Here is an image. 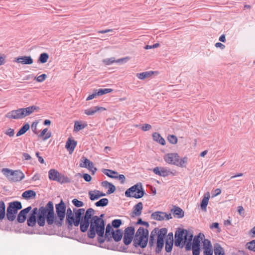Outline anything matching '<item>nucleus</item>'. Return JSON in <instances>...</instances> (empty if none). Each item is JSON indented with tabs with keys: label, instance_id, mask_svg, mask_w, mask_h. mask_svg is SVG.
Instances as JSON below:
<instances>
[{
	"label": "nucleus",
	"instance_id": "1",
	"mask_svg": "<svg viewBox=\"0 0 255 255\" xmlns=\"http://www.w3.org/2000/svg\"><path fill=\"white\" fill-rule=\"evenodd\" d=\"M95 210L92 208L88 209L81 221L80 226L82 232L88 231V238L94 239L96 234L99 236L98 242L102 244L104 242L105 222L103 219L94 215Z\"/></svg>",
	"mask_w": 255,
	"mask_h": 255
},
{
	"label": "nucleus",
	"instance_id": "2",
	"mask_svg": "<svg viewBox=\"0 0 255 255\" xmlns=\"http://www.w3.org/2000/svg\"><path fill=\"white\" fill-rule=\"evenodd\" d=\"M57 217L55 216L52 202L49 201L45 207L39 208L38 215V225L43 227L45 220L48 225L54 224L58 227L62 226L66 215V206L63 200L55 205Z\"/></svg>",
	"mask_w": 255,
	"mask_h": 255
},
{
	"label": "nucleus",
	"instance_id": "3",
	"mask_svg": "<svg viewBox=\"0 0 255 255\" xmlns=\"http://www.w3.org/2000/svg\"><path fill=\"white\" fill-rule=\"evenodd\" d=\"M167 233L166 228H163L160 230L156 228L150 233L148 246L152 249L155 248V251L157 253H160L163 249L164 243V238Z\"/></svg>",
	"mask_w": 255,
	"mask_h": 255
},
{
	"label": "nucleus",
	"instance_id": "4",
	"mask_svg": "<svg viewBox=\"0 0 255 255\" xmlns=\"http://www.w3.org/2000/svg\"><path fill=\"white\" fill-rule=\"evenodd\" d=\"M193 235L187 230H182L178 231L175 234L174 244L176 247L181 248L185 246L186 251H190L191 249V241Z\"/></svg>",
	"mask_w": 255,
	"mask_h": 255
},
{
	"label": "nucleus",
	"instance_id": "5",
	"mask_svg": "<svg viewBox=\"0 0 255 255\" xmlns=\"http://www.w3.org/2000/svg\"><path fill=\"white\" fill-rule=\"evenodd\" d=\"M148 231L142 227H139L137 230L134 239L133 246L135 247H140L144 248L147 244Z\"/></svg>",
	"mask_w": 255,
	"mask_h": 255
},
{
	"label": "nucleus",
	"instance_id": "6",
	"mask_svg": "<svg viewBox=\"0 0 255 255\" xmlns=\"http://www.w3.org/2000/svg\"><path fill=\"white\" fill-rule=\"evenodd\" d=\"M36 109L34 106H30L25 108H20L12 110L6 114L5 117L10 119H22L30 115Z\"/></svg>",
	"mask_w": 255,
	"mask_h": 255
},
{
	"label": "nucleus",
	"instance_id": "7",
	"mask_svg": "<svg viewBox=\"0 0 255 255\" xmlns=\"http://www.w3.org/2000/svg\"><path fill=\"white\" fill-rule=\"evenodd\" d=\"M164 159L167 163L175 165L180 167H186L188 161V158L185 156L180 159L176 153H170L165 154Z\"/></svg>",
	"mask_w": 255,
	"mask_h": 255
},
{
	"label": "nucleus",
	"instance_id": "8",
	"mask_svg": "<svg viewBox=\"0 0 255 255\" xmlns=\"http://www.w3.org/2000/svg\"><path fill=\"white\" fill-rule=\"evenodd\" d=\"M1 172L11 182H17L23 180L24 177V173L20 170H12L9 168H4Z\"/></svg>",
	"mask_w": 255,
	"mask_h": 255
},
{
	"label": "nucleus",
	"instance_id": "9",
	"mask_svg": "<svg viewBox=\"0 0 255 255\" xmlns=\"http://www.w3.org/2000/svg\"><path fill=\"white\" fill-rule=\"evenodd\" d=\"M144 194V191L140 183L134 185L125 192V196L127 197H133L136 199L142 197Z\"/></svg>",
	"mask_w": 255,
	"mask_h": 255
},
{
	"label": "nucleus",
	"instance_id": "10",
	"mask_svg": "<svg viewBox=\"0 0 255 255\" xmlns=\"http://www.w3.org/2000/svg\"><path fill=\"white\" fill-rule=\"evenodd\" d=\"M21 202L19 201H13L10 202L6 210V217L9 221H13L15 220L16 214L18 210L22 208Z\"/></svg>",
	"mask_w": 255,
	"mask_h": 255
},
{
	"label": "nucleus",
	"instance_id": "11",
	"mask_svg": "<svg viewBox=\"0 0 255 255\" xmlns=\"http://www.w3.org/2000/svg\"><path fill=\"white\" fill-rule=\"evenodd\" d=\"M134 232V228L133 227H128L126 229L123 240L124 243L126 245H128L131 243Z\"/></svg>",
	"mask_w": 255,
	"mask_h": 255
},
{
	"label": "nucleus",
	"instance_id": "12",
	"mask_svg": "<svg viewBox=\"0 0 255 255\" xmlns=\"http://www.w3.org/2000/svg\"><path fill=\"white\" fill-rule=\"evenodd\" d=\"M152 171L155 174L164 177H167L170 174L175 175V173L170 171L167 167H156L153 169Z\"/></svg>",
	"mask_w": 255,
	"mask_h": 255
},
{
	"label": "nucleus",
	"instance_id": "13",
	"mask_svg": "<svg viewBox=\"0 0 255 255\" xmlns=\"http://www.w3.org/2000/svg\"><path fill=\"white\" fill-rule=\"evenodd\" d=\"M75 213V216H74L73 222H72V226L74 225L75 227H78L81 225V221L83 217L82 215L84 214L85 209L80 208L79 209L74 210Z\"/></svg>",
	"mask_w": 255,
	"mask_h": 255
},
{
	"label": "nucleus",
	"instance_id": "14",
	"mask_svg": "<svg viewBox=\"0 0 255 255\" xmlns=\"http://www.w3.org/2000/svg\"><path fill=\"white\" fill-rule=\"evenodd\" d=\"M151 219L157 221H163L165 219L167 220L172 219L171 214H167L165 212L157 211L153 213L151 215Z\"/></svg>",
	"mask_w": 255,
	"mask_h": 255
},
{
	"label": "nucleus",
	"instance_id": "15",
	"mask_svg": "<svg viewBox=\"0 0 255 255\" xmlns=\"http://www.w3.org/2000/svg\"><path fill=\"white\" fill-rule=\"evenodd\" d=\"M158 74L159 72L157 71H146L140 73H137L136 77L140 80H143L144 79L149 78H154L155 77L153 76L154 75H157Z\"/></svg>",
	"mask_w": 255,
	"mask_h": 255
},
{
	"label": "nucleus",
	"instance_id": "16",
	"mask_svg": "<svg viewBox=\"0 0 255 255\" xmlns=\"http://www.w3.org/2000/svg\"><path fill=\"white\" fill-rule=\"evenodd\" d=\"M31 210V207L29 206L20 211L18 214L17 220L19 223H22L24 222L26 220L27 214Z\"/></svg>",
	"mask_w": 255,
	"mask_h": 255
},
{
	"label": "nucleus",
	"instance_id": "17",
	"mask_svg": "<svg viewBox=\"0 0 255 255\" xmlns=\"http://www.w3.org/2000/svg\"><path fill=\"white\" fill-rule=\"evenodd\" d=\"M129 57H127L123 58H120L118 60H115V58L114 57H111L110 58H107L103 60V63L106 65H110L114 63H121L123 62H127L128 59Z\"/></svg>",
	"mask_w": 255,
	"mask_h": 255
},
{
	"label": "nucleus",
	"instance_id": "18",
	"mask_svg": "<svg viewBox=\"0 0 255 255\" xmlns=\"http://www.w3.org/2000/svg\"><path fill=\"white\" fill-rule=\"evenodd\" d=\"M15 61L23 65H30L33 63V59L29 56H22L16 58Z\"/></svg>",
	"mask_w": 255,
	"mask_h": 255
},
{
	"label": "nucleus",
	"instance_id": "19",
	"mask_svg": "<svg viewBox=\"0 0 255 255\" xmlns=\"http://www.w3.org/2000/svg\"><path fill=\"white\" fill-rule=\"evenodd\" d=\"M143 209V204L142 202H140L134 206L133 208V211L131 214L132 217L136 216H139L141 214L142 210Z\"/></svg>",
	"mask_w": 255,
	"mask_h": 255
},
{
	"label": "nucleus",
	"instance_id": "20",
	"mask_svg": "<svg viewBox=\"0 0 255 255\" xmlns=\"http://www.w3.org/2000/svg\"><path fill=\"white\" fill-rule=\"evenodd\" d=\"M173 245V234H169L165 241V251L169 253L172 251Z\"/></svg>",
	"mask_w": 255,
	"mask_h": 255
},
{
	"label": "nucleus",
	"instance_id": "21",
	"mask_svg": "<svg viewBox=\"0 0 255 255\" xmlns=\"http://www.w3.org/2000/svg\"><path fill=\"white\" fill-rule=\"evenodd\" d=\"M89 195L90 196V199L91 200L94 201L99 199L101 197L106 196V194L103 193L99 190H95L94 191H89Z\"/></svg>",
	"mask_w": 255,
	"mask_h": 255
},
{
	"label": "nucleus",
	"instance_id": "22",
	"mask_svg": "<svg viewBox=\"0 0 255 255\" xmlns=\"http://www.w3.org/2000/svg\"><path fill=\"white\" fill-rule=\"evenodd\" d=\"M66 218V223L68 225V228L70 229L72 227V222H73L74 214L69 208L67 210Z\"/></svg>",
	"mask_w": 255,
	"mask_h": 255
},
{
	"label": "nucleus",
	"instance_id": "23",
	"mask_svg": "<svg viewBox=\"0 0 255 255\" xmlns=\"http://www.w3.org/2000/svg\"><path fill=\"white\" fill-rule=\"evenodd\" d=\"M76 145V141H75L74 139H71L70 138H68L66 143L65 147L71 154L73 152Z\"/></svg>",
	"mask_w": 255,
	"mask_h": 255
},
{
	"label": "nucleus",
	"instance_id": "24",
	"mask_svg": "<svg viewBox=\"0 0 255 255\" xmlns=\"http://www.w3.org/2000/svg\"><path fill=\"white\" fill-rule=\"evenodd\" d=\"M106 109L102 107L96 106L90 109L85 110L84 113L88 116H92L94 115L98 111H105Z\"/></svg>",
	"mask_w": 255,
	"mask_h": 255
},
{
	"label": "nucleus",
	"instance_id": "25",
	"mask_svg": "<svg viewBox=\"0 0 255 255\" xmlns=\"http://www.w3.org/2000/svg\"><path fill=\"white\" fill-rule=\"evenodd\" d=\"M210 193L207 192L204 194V197L201 203V208L204 211H206L207 206L208 204L209 200L210 198Z\"/></svg>",
	"mask_w": 255,
	"mask_h": 255
},
{
	"label": "nucleus",
	"instance_id": "26",
	"mask_svg": "<svg viewBox=\"0 0 255 255\" xmlns=\"http://www.w3.org/2000/svg\"><path fill=\"white\" fill-rule=\"evenodd\" d=\"M56 181L61 184H64L70 182V179L67 176H66L59 172Z\"/></svg>",
	"mask_w": 255,
	"mask_h": 255
},
{
	"label": "nucleus",
	"instance_id": "27",
	"mask_svg": "<svg viewBox=\"0 0 255 255\" xmlns=\"http://www.w3.org/2000/svg\"><path fill=\"white\" fill-rule=\"evenodd\" d=\"M56 181L61 184H64L70 182V179L67 176H66L59 172Z\"/></svg>",
	"mask_w": 255,
	"mask_h": 255
},
{
	"label": "nucleus",
	"instance_id": "28",
	"mask_svg": "<svg viewBox=\"0 0 255 255\" xmlns=\"http://www.w3.org/2000/svg\"><path fill=\"white\" fill-rule=\"evenodd\" d=\"M103 172L110 178L114 179L118 178V173L116 171L110 169H104Z\"/></svg>",
	"mask_w": 255,
	"mask_h": 255
},
{
	"label": "nucleus",
	"instance_id": "29",
	"mask_svg": "<svg viewBox=\"0 0 255 255\" xmlns=\"http://www.w3.org/2000/svg\"><path fill=\"white\" fill-rule=\"evenodd\" d=\"M123 232L121 230H117L115 232H113L112 237L116 242L121 241L123 237Z\"/></svg>",
	"mask_w": 255,
	"mask_h": 255
},
{
	"label": "nucleus",
	"instance_id": "30",
	"mask_svg": "<svg viewBox=\"0 0 255 255\" xmlns=\"http://www.w3.org/2000/svg\"><path fill=\"white\" fill-rule=\"evenodd\" d=\"M152 137L155 141H157L161 145H164L165 144V141L164 139L161 136L160 134L157 132H154L152 134Z\"/></svg>",
	"mask_w": 255,
	"mask_h": 255
},
{
	"label": "nucleus",
	"instance_id": "31",
	"mask_svg": "<svg viewBox=\"0 0 255 255\" xmlns=\"http://www.w3.org/2000/svg\"><path fill=\"white\" fill-rule=\"evenodd\" d=\"M87 126L86 123L82 124L81 122L76 121L74 124V131H78L82 129H84Z\"/></svg>",
	"mask_w": 255,
	"mask_h": 255
},
{
	"label": "nucleus",
	"instance_id": "32",
	"mask_svg": "<svg viewBox=\"0 0 255 255\" xmlns=\"http://www.w3.org/2000/svg\"><path fill=\"white\" fill-rule=\"evenodd\" d=\"M59 172L54 169H50L48 172L49 178L51 180L56 181L57 176L59 175Z\"/></svg>",
	"mask_w": 255,
	"mask_h": 255
},
{
	"label": "nucleus",
	"instance_id": "33",
	"mask_svg": "<svg viewBox=\"0 0 255 255\" xmlns=\"http://www.w3.org/2000/svg\"><path fill=\"white\" fill-rule=\"evenodd\" d=\"M35 196L36 193L33 190H26L22 194V197L25 199H30L32 197L34 198Z\"/></svg>",
	"mask_w": 255,
	"mask_h": 255
},
{
	"label": "nucleus",
	"instance_id": "34",
	"mask_svg": "<svg viewBox=\"0 0 255 255\" xmlns=\"http://www.w3.org/2000/svg\"><path fill=\"white\" fill-rule=\"evenodd\" d=\"M173 214L178 218H182L184 217V213L180 208L175 207L174 209Z\"/></svg>",
	"mask_w": 255,
	"mask_h": 255
},
{
	"label": "nucleus",
	"instance_id": "35",
	"mask_svg": "<svg viewBox=\"0 0 255 255\" xmlns=\"http://www.w3.org/2000/svg\"><path fill=\"white\" fill-rule=\"evenodd\" d=\"M36 223V216L29 214V216L27 220V225L29 227H34Z\"/></svg>",
	"mask_w": 255,
	"mask_h": 255
},
{
	"label": "nucleus",
	"instance_id": "36",
	"mask_svg": "<svg viewBox=\"0 0 255 255\" xmlns=\"http://www.w3.org/2000/svg\"><path fill=\"white\" fill-rule=\"evenodd\" d=\"M215 255H225L224 249L218 244L214 245Z\"/></svg>",
	"mask_w": 255,
	"mask_h": 255
},
{
	"label": "nucleus",
	"instance_id": "37",
	"mask_svg": "<svg viewBox=\"0 0 255 255\" xmlns=\"http://www.w3.org/2000/svg\"><path fill=\"white\" fill-rule=\"evenodd\" d=\"M29 128V125L28 124H24L19 130L16 133V136H19L25 133Z\"/></svg>",
	"mask_w": 255,
	"mask_h": 255
},
{
	"label": "nucleus",
	"instance_id": "38",
	"mask_svg": "<svg viewBox=\"0 0 255 255\" xmlns=\"http://www.w3.org/2000/svg\"><path fill=\"white\" fill-rule=\"evenodd\" d=\"M96 90L97 91V95L98 96H101L106 94L111 93L113 91V90L111 88L99 89Z\"/></svg>",
	"mask_w": 255,
	"mask_h": 255
},
{
	"label": "nucleus",
	"instance_id": "39",
	"mask_svg": "<svg viewBox=\"0 0 255 255\" xmlns=\"http://www.w3.org/2000/svg\"><path fill=\"white\" fill-rule=\"evenodd\" d=\"M5 216V206L3 201H0V220H2Z\"/></svg>",
	"mask_w": 255,
	"mask_h": 255
},
{
	"label": "nucleus",
	"instance_id": "40",
	"mask_svg": "<svg viewBox=\"0 0 255 255\" xmlns=\"http://www.w3.org/2000/svg\"><path fill=\"white\" fill-rule=\"evenodd\" d=\"M109 203V200L107 198H103L95 203L97 207H104L107 206Z\"/></svg>",
	"mask_w": 255,
	"mask_h": 255
},
{
	"label": "nucleus",
	"instance_id": "41",
	"mask_svg": "<svg viewBox=\"0 0 255 255\" xmlns=\"http://www.w3.org/2000/svg\"><path fill=\"white\" fill-rule=\"evenodd\" d=\"M46 78H47V75L45 74H41L40 76H38L37 77H36V76H34L33 74L29 75L27 76V79H31L32 80H44Z\"/></svg>",
	"mask_w": 255,
	"mask_h": 255
},
{
	"label": "nucleus",
	"instance_id": "42",
	"mask_svg": "<svg viewBox=\"0 0 255 255\" xmlns=\"http://www.w3.org/2000/svg\"><path fill=\"white\" fill-rule=\"evenodd\" d=\"M113 232H114L112 227L110 224L107 225L106 228V233H105V238H111V235L113 234Z\"/></svg>",
	"mask_w": 255,
	"mask_h": 255
},
{
	"label": "nucleus",
	"instance_id": "43",
	"mask_svg": "<svg viewBox=\"0 0 255 255\" xmlns=\"http://www.w3.org/2000/svg\"><path fill=\"white\" fill-rule=\"evenodd\" d=\"M48 129L47 128H44L41 133L39 135V137H42L45 135V136L43 138L44 140H46L48 138H50L51 135V133L50 132H47Z\"/></svg>",
	"mask_w": 255,
	"mask_h": 255
},
{
	"label": "nucleus",
	"instance_id": "44",
	"mask_svg": "<svg viewBox=\"0 0 255 255\" xmlns=\"http://www.w3.org/2000/svg\"><path fill=\"white\" fill-rule=\"evenodd\" d=\"M49 58V55L46 53H43L40 55L38 61L41 63H46Z\"/></svg>",
	"mask_w": 255,
	"mask_h": 255
},
{
	"label": "nucleus",
	"instance_id": "45",
	"mask_svg": "<svg viewBox=\"0 0 255 255\" xmlns=\"http://www.w3.org/2000/svg\"><path fill=\"white\" fill-rule=\"evenodd\" d=\"M83 160H81V162L80 163V167L86 168L87 167L88 164H89L91 161L85 157H82Z\"/></svg>",
	"mask_w": 255,
	"mask_h": 255
},
{
	"label": "nucleus",
	"instance_id": "46",
	"mask_svg": "<svg viewBox=\"0 0 255 255\" xmlns=\"http://www.w3.org/2000/svg\"><path fill=\"white\" fill-rule=\"evenodd\" d=\"M246 246L249 250L255 252V240L248 243Z\"/></svg>",
	"mask_w": 255,
	"mask_h": 255
},
{
	"label": "nucleus",
	"instance_id": "47",
	"mask_svg": "<svg viewBox=\"0 0 255 255\" xmlns=\"http://www.w3.org/2000/svg\"><path fill=\"white\" fill-rule=\"evenodd\" d=\"M167 139L170 143L173 144L177 142V138L174 135H169L167 137Z\"/></svg>",
	"mask_w": 255,
	"mask_h": 255
},
{
	"label": "nucleus",
	"instance_id": "48",
	"mask_svg": "<svg viewBox=\"0 0 255 255\" xmlns=\"http://www.w3.org/2000/svg\"><path fill=\"white\" fill-rule=\"evenodd\" d=\"M203 249L205 250L207 248H212V246L210 243V242L208 240L204 239L203 242Z\"/></svg>",
	"mask_w": 255,
	"mask_h": 255
},
{
	"label": "nucleus",
	"instance_id": "49",
	"mask_svg": "<svg viewBox=\"0 0 255 255\" xmlns=\"http://www.w3.org/2000/svg\"><path fill=\"white\" fill-rule=\"evenodd\" d=\"M122 220L120 219H116L112 221V226L116 228H119L122 224Z\"/></svg>",
	"mask_w": 255,
	"mask_h": 255
},
{
	"label": "nucleus",
	"instance_id": "50",
	"mask_svg": "<svg viewBox=\"0 0 255 255\" xmlns=\"http://www.w3.org/2000/svg\"><path fill=\"white\" fill-rule=\"evenodd\" d=\"M107 188H109L108 191L107 192V194L108 195L115 192L116 189L115 186L112 183L110 185V186H109Z\"/></svg>",
	"mask_w": 255,
	"mask_h": 255
},
{
	"label": "nucleus",
	"instance_id": "51",
	"mask_svg": "<svg viewBox=\"0 0 255 255\" xmlns=\"http://www.w3.org/2000/svg\"><path fill=\"white\" fill-rule=\"evenodd\" d=\"M94 163L92 161H90V162L89 163V164H88V166L86 167L90 171H91L93 172V174H94V173L97 171V169L96 168H94Z\"/></svg>",
	"mask_w": 255,
	"mask_h": 255
},
{
	"label": "nucleus",
	"instance_id": "52",
	"mask_svg": "<svg viewBox=\"0 0 255 255\" xmlns=\"http://www.w3.org/2000/svg\"><path fill=\"white\" fill-rule=\"evenodd\" d=\"M73 204L77 207H80L83 206V203L76 199H74L72 200Z\"/></svg>",
	"mask_w": 255,
	"mask_h": 255
},
{
	"label": "nucleus",
	"instance_id": "53",
	"mask_svg": "<svg viewBox=\"0 0 255 255\" xmlns=\"http://www.w3.org/2000/svg\"><path fill=\"white\" fill-rule=\"evenodd\" d=\"M4 133L9 136L12 137L14 135V130L11 128H9L4 131Z\"/></svg>",
	"mask_w": 255,
	"mask_h": 255
},
{
	"label": "nucleus",
	"instance_id": "54",
	"mask_svg": "<svg viewBox=\"0 0 255 255\" xmlns=\"http://www.w3.org/2000/svg\"><path fill=\"white\" fill-rule=\"evenodd\" d=\"M204 255H213V249L211 248H207L205 250H203Z\"/></svg>",
	"mask_w": 255,
	"mask_h": 255
},
{
	"label": "nucleus",
	"instance_id": "55",
	"mask_svg": "<svg viewBox=\"0 0 255 255\" xmlns=\"http://www.w3.org/2000/svg\"><path fill=\"white\" fill-rule=\"evenodd\" d=\"M193 255H200V248L197 247H192Z\"/></svg>",
	"mask_w": 255,
	"mask_h": 255
},
{
	"label": "nucleus",
	"instance_id": "56",
	"mask_svg": "<svg viewBox=\"0 0 255 255\" xmlns=\"http://www.w3.org/2000/svg\"><path fill=\"white\" fill-rule=\"evenodd\" d=\"M200 242L201 241H200V240H198V239L194 238V239L193 240V244H192V247H199Z\"/></svg>",
	"mask_w": 255,
	"mask_h": 255
},
{
	"label": "nucleus",
	"instance_id": "57",
	"mask_svg": "<svg viewBox=\"0 0 255 255\" xmlns=\"http://www.w3.org/2000/svg\"><path fill=\"white\" fill-rule=\"evenodd\" d=\"M151 128V126L150 125L147 124L143 125L142 126V127H141V129L143 131L149 130Z\"/></svg>",
	"mask_w": 255,
	"mask_h": 255
},
{
	"label": "nucleus",
	"instance_id": "58",
	"mask_svg": "<svg viewBox=\"0 0 255 255\" xmlns=\"http://www.w3.org/2000/svg\"><path fill=\"white\" fill-rule=\"evenodd\" d=\"M159 44L158 43H155L154 44H153L152 45H146L145 47H144V49H151V48H157L158 47H159Z\"/></svg>",
	"mask_w": 255,
	"mask_h": 255
},
{
	"label": "nucleus",
	"instance_id": "59",
	"mask_svg": "<svg viewBox=\"0 0 255 255\" xmlns=\"http://www.w3.org/2000/svg\"><path fill=\"white\" fill-rule=\"evenodd\" d=\"M96 96H98L97 95V91H96V90H95L94 93L90 95L87 98L86 100L87 101L91 100L93 99L94 98H95Z\"/></svg>",
	"mask_w": 255,
	"mask_h": 255
},
{
	"label": "nucleus",
	"instance_id": "60",
	"mask_svg": "<svg viewBox=\"0 0 255 255\" xmlns=\"http://www.w3.org/2000/svg\"><path fill=\"white\" fill-rule=\"evenodd\" d=\"M137 224H141L145 226L146 227H148L149 226V225L148 222L143 221L141 219H138Z\"/></svg>",
	"mask_w": 255,
	"mask_h": 255
},
{
	"label": "nucleus",
	"instance_id": "61",
	"mask_svg": "<svg viewBox=\"0 0 255 255\" xmlns=\"http://www.w3.org/2000/svg\"><path fill=\"white\" fill-rule=\"evenodd\" d=\"M83 177L84 179L87 182L90 181L92 179L91 176L87 173L84 174Z\"/></svg>",
	"mask_w": 255,
	"mask_h": 255
},
{
	"label": "nucleus",
	"instance_id": "62",
	"mask_svg": "<svg viewBox=\"0 0 255 255\" xmlns=\"http://www.w3.org/2000/svg\"><path fill=\"white\" fill-rule=\"evenodd\" d=\"M118 178L120 180L121 184H124L126 180L125 176L123 174L118 175Z\"/></svg>",
	"mask_w": 255,
	"mask_h": 255
},
{
	"label": "nucleus",
	"instance_id": "63",
	"mask_svg": "<svg viewBox=\"0 0 255 255\" xmlns=\"http://www.w3.org/2000/svg\"><path fill=\"white\" fill-rule=\"evenodd\" d=\"M239 214L242 216V217H244V209L242 206H239L238 207V210Z\"/></svg>",
	"mask_w": 255,
	"mask_h": 255
},
{
	"label": "nucleus",
	"instance_id": "64",
	"mask_svg": "<svg viewBox=\"0 0 255 255\" xmlns=\"http://www.w3.org/2000/svg\"><path fill=\"white\" fill-rule=\"evenodd\" d=\"M211 229L216 228L218 230V232L221 231V229L219 227V224L218 223H214L210 226Z\"/></svg>",
	"mask_w": 255,
	"mask_h": 255
}]
</instances>
